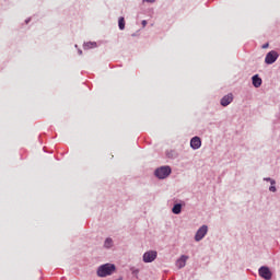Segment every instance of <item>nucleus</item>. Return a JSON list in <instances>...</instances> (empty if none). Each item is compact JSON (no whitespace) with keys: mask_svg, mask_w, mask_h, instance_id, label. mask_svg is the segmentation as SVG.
<instances>
[{"mask_svg":"<svg viewBox=\"0 0 280 280\" xmlns=\"http://www.w3.org/2000/svg\"><path fill=\"white\" fill-rule=\"evenodd\" d=\"M117 272V266L115 264L106 262L104 265L98 266L96 270L97 277H101L102 279L106 277H110Z\"/></svg>","mask_w":280,"mask_h":280,"instance_id":"nucleus-1","label":"nucleus"},{"mask_svg":"<svg viewBox=\"0 0 280 280\" xmlns=\"http://www.w3.org/2000/svg\"><path fill=\"white\" fill-rule=\"evenodd\" d=\"M172 174V167L170 166H161L154 171V176L160 180L167 178Z\"/></svg>","mask_w":280,"mask_h":280,"instance_id":"nucleus-2","label":"nucleus"},{"mask_svg":"<svg viewBox=\"0 0 280 280\" xmlns=\"http://www.w3.org/2000/svg\"><path fill=\"white\" fill-rule=\"evenodd\" d=\"M207 233H209V226L207 225H201L196 234H195V242H202L205 240Z\"/></svg>","mask_w":280,"mask_h":280,"instance_id":"nucleus-3","label":"nucleus"},{"mask_svg":"<svg viewBox=\"0 0 280 280\" xmlns=\"http://www.w3.org/2000/svg\"><path fill=\"white\" fill-rule=\"evenodd\" d=\"M258 275L261 279H265V280L272 279V271L270 270V267H268V266H261L258 269Z\"/></svg>","mask_w":280,"mask_h":280,"instance_id":"nucleus-4","label":"nucleus"},{"mask_svg":"<svg viewBox=\"0 0 280 280\" xmlns=\"http://www.w3.org/2000/svg\"><path fill=\"white\" fill-rule=\"evenodd\" d=\"M158 256L159 253H156V250L145 252L142 256V261H144V264H152V261H154Z\"/></svg>","mask_w":280,"mask_h":280,"instance_id":"nucleus-5","label":"nucleus"},{"mask_svg":"<svg viewBox=\"0 0 280 280\" xmlns=\"http://www.w3.org/2000/svg\"><path fill=\"white\" fill-rule=\"evenodd\" d=\"M279 59V52L277 50L269 51L265 57L266 65H275L277 60Z\"/></svg>","mask_w":280,"mask_h":280,"instance_id":"nucleus-6","label":"nucleus"},{"mask_svg":"<svg viewBox=\"0 0 280 280\" xmlns=\"http://www.w3.org/2000/svg\"><path fill=\"white\" fill-rule=\"evenodd\" d=\"M201 147H202V140L200 139V137L196 136L190 139V148L192 150H200Z\"/></svg>","mask_w":280,"mask_h":280,"instance_id":"nucleus-7","label":"nucleus"},{"mask_svg":"<svg viewBox=\"0 0 280 280\" xmlns=\"http://www.w3.org/2000/svg\"><path fill=\"white\" fill-rule=\"evenodd\" d=\"M187 259H189V256L187 255H182L177 260H176V267L180 270L187 266Z\"/></svg>","mask_w":280,"mask_h":280,"instance_id":"nucleus-8","label":"nucleus"},{"mask_svg":"<svg viewBox=\"0 0 280 280\" xmlns=\"http://www.w3.org/2000/svg\"><path fill=\"white\" fill-rule=\"evenodd\" d=\"M233 102V94H228L225 96H223L220 101L221 106H229V104H231Z\"/></svg>","mask_w":280,"mask_h":280,"instance_id":"nucleus-9","label":"nucleus"},{"mask_svg":"<svg viewBox=\"0 0 280 280\" xmlns=\"http://www.w3.org/2000/svg\"><path fill=\"white\" fill-rule=\"evenodd\" d=\"M252 84L255 89H259L262 84V80L259 78V74H255L252 77Z\"/></svg>","mask_w":280,"mask_h":280,"instance_id":"nucleus-10","label":"nucleus"},{"mask_svg":"<svg viewBox=\"0 0 280 280\" xmlns=\"http://www.w3.org/2000/svg\"><path fill=\"white\" fill-rule=\"evenodd\" d=\"M172 211L175 215H180L182 211H183V205L180 203H175L172 208Z\"/></svg>","mask_w":280,"mask_h":280,"instance_id":"nucleus-11","label":"nucleus"},{"mask_svg":"<svg viewBox=\"0 0 280 280\" xmlns=\"http://www.w3.org/2000/svg\"><path fill=\"white\" fill-rule=\"evenodd\" d=\"M97 47V43L95 42H88L83 44V49H95Z\"/></svg>","mask_w":280,"mask_h":280,"instance_id":"nucleus-12","label":"nucleus"},{"mask_svg":"<svg viewBox=\"0 0 280 280\" xmlns=\"http://www.w3.org/2000/svg\"><path fill=\"white\" fill-rule=\"evenodd\" d=\"M118 27L120 31L126 30V19H124V16H120L118 19Z\"/></svg>","mask_w":280,"mask_h":280,"instance_id":"nucleus-13","label":"nucleus"},{"mask_svg":"<svg viewBox=\"0 0 280 280\" xmlns=\"http://www.w3.org/2000/svg\"><path fill=\"white\" fill-rule=\"evenodd\" d=\"M104 248H113V238L107 237L104 242Z\"/></svg>","mask_w":280,"mask_h":280,"instance_id":"nucleus-14","label":"nucleus"},{"mask_svg":"<svg viewBox=\"0 0 280 280\" xmlns=\"http://www.w3.org/2000/svg\"><path fill=\"white\" fill-rule=\"evenodd\" d=\"M166 156L168 159H176V156H178V154H176L175 151H168V152H166Z\"/></svg>","mask_w":280,"mask_h":280,"instance_id":"nucleus-15","label":"nucleus"},{"mask_svg":"<svg viewBox=\"0 0 280 280\" xmlns=\"http://www.w3.org/2000/svg\"><path fill=\"white\" fill-rule=\"evenodd\" d=\"M264 180H266L267 183H270V185H277V182L270 177H265Z\"/></svg>","mask_w":280,"mask_h":280,"instance_id":"nucleus-16","label":"nucleus"},{"mask_svg":"<svg viewBox=\"0 0 280 280\" xmlns=\"http://www.w3.org/2000/svg\"><path fill=\"white\" fill-rule=\"evenodd\" d=\"M269 191H271L272 194L277 192V186L271 185V186L269 187Z\"/></svg>","mask_w":280,"mask_h":280,"instance_id":"nucleus-17","label":"nucleus"},{"mask_svg":"<svg viewBox=\"0 0 280 280\" xmlns=\"http://www.w3.org/2000/svg\"><path fill=\"white\" fill-rule=\"evenodd\" d=\"M156 0H143V3H155Z\"/></svg>","mask_w":280,"mask_h":280,"instance_id":"nucleus-18","label":"nucleus"},{"mask_svg":"<svg viewBox=\"0 0 280 280\" xmlns=\"http://www.w3.org/2000/svg\"><path fill=\"white\" fill-rule=\"evenodd\" d=\"M141 24H142V27H145V25H148V21L143 20V21L141 22Z\"/></svg>","mask_w":280,"mask_h":280,"instance_id":"nucleus-19","label":"nucleus"},{"mask_svg":"<svg viewBox=\"0 0 280 280\" xmlns=\"http://www.w3.org/2000/svg\"><path fill=\"white\" fill-rule=\"evenodd\" d=\"M262 49H268V44H264Z\"/></svg>","mask_w":280,"mask_h":280,"instance_id":"nucleus-20","label":"nucleus"},{"mask_svg":"<svg viewBox=\"0 0 280 280\" xmlns=\"http://www.w3.org/2000/svg\"><path fill=\"white\" fill-rule=\"evenodd\" d=\"M79 56H82V49H78Z\"/></svg>","mask_w":280,"mask_h":280,"instance_id":"nucleus-21","label":"nucleus"},{"mask_svg":"<svg viewBox=\"0 0 280 280\" xmlns=\"http://www.w3.org/2000/svg\"><path fill=\"white\" fill-rule=\"evenodd\" d=\"M25 23H30V19L25 21Z\"/></svg>","mask_w":280,"mask_h":280,"instance_id":"nucleus-22","label":"nucleus"},{"mask_svg":"<svg viewBox=\"0 0 280 280\" xmlns=\"http://www.w3.org/2000/svg\"><path fill=\"white\" fill-rule=\"evenodd\" d=\"M75 49H78V45H74Z\"/></svg>","mask_w":280,"mask_h":280,"instance_id":"nucleus-23","label":"nucleus"},{"mask_svg":"<svg viewBox=\"0 0 280 280\" xmlns=\"http://www.w3.org/2000/svg\"><path fill=\"white\" fill-rule=\"evenodd\" d=\"M131 36H137V34H132Z\"/></svg>","mask_w":280,"mask_h":280,"instance_id":"nucleus-24","label":"nucleus"}]
</instances>
